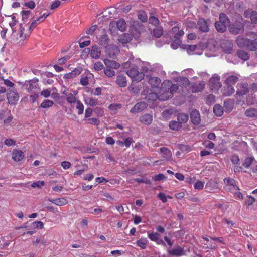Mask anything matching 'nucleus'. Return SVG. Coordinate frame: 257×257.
I'll use <instances>...</instances> for the list:
<instances>
[{"mask_svg":"<svg viewBox=\"0 0 257 257\" xmlns=\"http://www.w3.org/2000/svg\"><path fill=\"white\" fill-rule=\"evenodd\" d=\"M197 24L200 31L203 32H207L209 31V27L205 19L202 18L199 19Z\"/></svg>","mask_w":257,"mask_h":257,"instance_id":"obj_17","label":"nucleus"},{"mask_svg":"<svg viewBox=\"0 0 257 257\" xmlns=\"http://www.w3.org/2000/svg\"><path fill=\"white\" fill-rule=\"evenodd\" d=\"M251 172L257 176V161H255L251 167Z\"/></svg>","mask_w":257,"mask_h":257,"instance_id":"obj_64","label":"nucleus"},{"mask_svg":"<svg viewBox=\"0 0 257 257\" xmlns=\"http://www.w3.org/2000/svg\"><path fill=\"white\" fill-rule=\"evenodd\" d=\"M70 59V56H65L61 58L58 60V63L59 65H63Z\"/></svg>","mask_w":257,"mask_h":257,"instance_id":"obj_58","label":"nucleus"},{"mask_svg":"<svg viewBox=\"0 0 257 257\" xmlns=\"http://www.w3.org/2000/svg\"><path fill=\"white\" fill-rule=\"evenodd\" d=\"M185 49L187 52L189 53L195 51L197 49V46L196 45H187L185 46Z\"/></svg>","mask_w":257,"mask_h":257,"instance_id":"obj_55","label":"nucleus"},{"mask_svg":"<svg viewBox=\"0 0 257 257\" xmlns=\"http://www.w3.org/2000/svg\"><path fill=\"white\" fill-rule=\"evenodd\" d=\"M243 30V26L241 23L232 24L229 26V30L233 34H238Z\"/></svg>","mask_w":257,"mask_h":257,"instance_id":"obj_10","label":"nucleus"},{"mask_svg":"<svg viewBox=\"0 0 257 257\" xmlns=\"http://www.w3.org/2000/svg\"><path fill=\"white\" fill-rule=\"evenodd\" d=\"M44 227V224L41 221H34L32 223V228L35 229H42Z\"/></svg>","mask_w":257,"mask_h":257,"instance_id":"obj_47","label":"nucleus"},{"mask_svg":"<svg viewBox=\"0 0 257 257\" xmlns=\"http://www.w3.org/2000/svg\"><path fill=\"white\" fill-rule=\"evenodd\" d=\"M237 45L250 51H254L257 50V42L243 36H238L236 40Z\"/></svg>","mask_w":257,"mask_h":257,"instance_id":"obj_3","label":"nucleus"},{"mask_svg":"<svg viewBox=\"0 0 257 257\" xmlns=\"http://www.w3.org/2000/svg\"><path fill=\"white\" fill-rule=\"evenodd\" d=\"M101 54L100 48L97 45L92 46L90 52L91 56L94 59L98 58Z\"/></svg>","mask_w":257,"mask_h":257,"instance_id":"obj_24","label":"nucleus"},{"mask_svg":"<svg viewBox=\"0 0 257 257\" xmlns=\"http://www.w3.org/2000/svg\"><path fill=\"white\" fill-rule=\"evenodd\" d=\"M235 92V90L232 86L227 85L223 89V95L224 96H229L232 95Z\"/></svg>","mask_w":257,"mask_h":257,"instance_id":"obj_30","label":"nucleus"},{"mask_svg":"<svg viewBox=\"0 0 257 257\" xmlns=\"http://www.w3.org/2000/svg\"><path fill=\"white\" fill-rule=\"evenodd\" d=\"M51 95V91L48 89L43 90L41 92V95L45 98H48Z\"/></svg>","mask_w":257,"mask_h":257,"instance_id":"obj_60","label":"nucleus"},{"mask_svg":"<svg viewBox=\"0 0 257 257\" xmlns=\"http://www.w3.org/2000/svg\"><path fill=\"white\" fill-rule=\"evenodd\" d=\"M181 43V41L180 39H178V41H176V38H174L173 42L171 44V47L173 49H176Z\"/></svg>","mask_w":257,"mask_h":257,"instance_id":"obj_57","label":"nucleus"},{"mask_svg":"<svg viewBox=\"0 0 257 257\" xmlns=\"http://www.w3.org/2000/svg\"><path fill=\"white\" fill-rule=\"evenodd\" d=\"M239 88L236 91V95L243 96L247 94L249 92L248 85L246 83L238 84Z\"/></svg>","mask_w":257,"mask_h":257,"instance_id":"obj_16","label":"nucleus"},{"mask_svg":"<svg viewBox=\"0 0 257 257\" xmlns=\"http://www.w3.org/2000/svg\"><path fill=\"white\" fill-rule=\"evenodd\" d=\"M153 35L156 38L160 37L163 33V29L161 27H156L153 30Z\"/></svg>","mask_w":257,"mask_h":257,"instance_id":"obj_44","label":"nucleus"},{"mask_svg":"<svg viewBox=\"0 0 257 257\" xmlns=\"http://www.w3.org/2000/svg\"><path fill=\"white\" fill-rule=\"evenodd\" d=\"M33 94L30 96V101L32 103L35 102L39 98V94L38 93H32Z\"/></svg>","mask_w":257,"mask_h":257,"instance_id":"obj_63","label":"nucleus"},{"mask_svg":"<svg viewBox=\"0 0 257 257\" xmlns=\"http://www.w3.org/2000/svg\"><path fill=\"white\" fill-rule=\"evenodd\" d=\"M148 83L152 88H157L161 83V80L157 77H150Z\"/></svg>","mask_w":257,"mask_h":257,"instance_id":"obj_26","label":"nucleus"},{"mask_svg":"<svg viewBox=\"0 0 257 257\" xmlns=\"http://www.w3.org/2000/svg\"><path fill=\"white\" fill-rule=\"evenodd\" d=\"M190 118L192 122L195 125H198L201 121L199 112L196 110L192 111L190 114Z\"/></svg>","mask_w":257,"mask_h":257,"instance_id":"obj_15","label":"nucleus"},{"mask_svg":"<svg viewBox=\"0 0 257 257\" xmlns=\"http://www.w3.org/2000/svg\"><path fill=\"white\" fill-rule=\"evenodd\" d=\"M126 74L129 77L137 81L142 80L144 77V73L139 72L138 67L136 66L131 67L127 71Z\"/></svg>","mask_w":257,"mask_h":257,"instance_id":"obj_4","label":"nucleus"},{"mask_svg":"<svg viewBox=\"0 0 257 257\" xmlns=\"http://www.w3.org/2000/svg\"><path fill=\"white\" fill-rule=\"evenodd\" d=\"M63 94L65 96L66 101L68 103L72 104L75 103L77 101L75 96H73L72 93L64 91Z\"/></svg>","mask_w":257,"mask_h":257,"instance_id":"obj_28","label":"nucleus"},{"mask_svg":"<svg viewBox=\"0 0 257 257\" xmlns=\"http://www.w3.org/2000/svg\"><path fill=\"white\" fill-rule=\"evenodd\" d=\"M19 96L17 92L14 90H10L7 94V99L10 105L15 104L19 100Z\"/></svg>","mask_w":257,"mask_h":257,"instance_id":"obj_7","label":"nucleus"},{"mask_svg":"<svg viewBox=\"0 0 257 257\" xmlns=\"http://www.w3.org/2000/svg\"><path fill=\"white\" fill-rule=\"evenodd\" d=\"M147 243L148 240L146 238H141L136 241L137 245L142 249L146 248Z\"/></svg>","mask_w":257,"mask_h":257,"instance_id":"obj_39","label":"nucleus"},{"mask_svg":"<svg viewBox=\"0 0 257 257\" xmlns=\"http://www.w3.org/2000/svg\"><path fill=\"white\" fill-rule=\"evenodd\" d=\"M138 18L143 22H146L147 20V16L144 11H140L139 12Z\"/></svg>","mask_w":257,"mask_h":257,"instance_id":"obj_48","label":"nucleus"},{"mask_svg":"<svg viewBox=\"0 0 257 257\" xmlns=\"http://www.w3.org/2000/svg\"><path fill=\"white\" fill-rule=\"evenodd\" d=\"M230 160L231 162L234 165L238 164L240 161L238 156L236 155H232L231 157Z\"/></svg>","mask_w":257,"mask_h":257,"instance_id":"obj_61","label":"nucleus"},{"mask_svg":"<svg viewBox=\"0 0 257 257\" xmlns=\"http://www.w3.org/2000/svg\"><path fill=\"white\" fill-rule=\"evenodd\" d=\"M39 23L36 20L32 21L30 26L25 25L24 26L22 24L20 25V30L18 32L17 41V43L19 45H23L24 44V41L29 37L32 30L35 28Z\"/></svg>","mask_w":257,"mask_h":257,"instance_id":"obj_2","label":"nucleus"},{"mask_svg":"<svg viewBox=\"0 0 257 257\" xmlns=\"http://www.w3.org/2000/svg\"><path fill=\"white\" fill-rule=\"evenodd\" d=\"M49 201L58 206H63L68 203L67 200L65 198H60L49 200Z\"/></svg>","mask_w":257,"mask_h":257,"instance_id":"obj_29","label":"nucleus"},{"mask_svg":"<svg viewBox=\"0 0 257 257\" xmlns=\"http://www.w3.org/2000/svg\"><path fill=\"white\" fill-rule=\"evenodd\" d=\"M238 80V78L235 75H231L227 77L225 80V83L227 85L233 86Z\"/></svg>","mask_w":257,"mask_h":257,"instance_id":"obj_31","label":"nucleus"},{"mask_svg":"<svg viewBox=\"0 0 257 257\" xmlns=\"http://www.w3.org/2000/svg\"><path fill=\"white\" fill-rule=\"evenodd\" d=\"M140 121L145 125H149L153 121L152 115L147 113L143 114L140 116Z\"/></svg>","mask_w":257,"mask_h":257,"instance_id":"obj_22","label":"nucleus"},{"mask_svg":"<svg viewBox=\"0 0 257 257\" xmlns=\"http://www.w3.org/2000/svg\"><path fill=\"white\" fill-rule=\"evenodd\" d=\"M256 161L254 157H246L242 162V166L244 167L245 168H250L252 164L254 162Z\"/></svg>","mask_w":257,"mask_h":257,"instance_id":"obj_19","label":"nucleus"},{"mask_svg":"<svg viewBox=\"0 0 257 257\" xmlns=\"http://www.w3.org/2000/svg\"><path fill=\"white\" fill-rule=\"evenodd\" d=\"M179 82L180 83V85L183 86H188L190 84V81L189 79L185 77H183L181 78L180 79V80L179 81Z\"/></svg>","mask_w":257,"mask_h":257,"instance_id":"obj_49","label":"nucleus"},{"mask_svg":"<svg viewBox=\"0 0 257 257\" xmlns=\"http://www.w3.org/2000/svg\"><path fill=\"white\" fill-rule=\"evenodd\" d=\"M149 22L150 24L154 26H157L159 24V19L154 16H151L149 19Z\"/></svg>","mask_w":257,"mask_h":257,"instance_id":"obj_50","label":"nucleus"},{"mask_svg":"<svg viewBox=\"0 0 257 257\" xmlns=\"http://www.w3.org/2000/svg\"><path fill=\"white\" fill-rule=\"evenodd\" d=\"M178 89L177 84H172L170 81H164L161 85L160 93L162 94L160 98L161 100L165 101L171 98L173 94Z\"/></svg>","mask_w":257,"mask_h":257,"instance_id":"obj_1","label":"nucleus"},{"mask_svg":"<svg viewBox=\"0 0 257 257\" xmlns=\"http://www.w3.org/2000/svg\"><path fill=\"white\" fill-rule=\"evenodd\" d=\"M38 79L34 78L32 80H29L27 83H25L24 84L23 87L25 88L28 93H33L38 88Z\"/></svg>","mask_w":257,"mask_h":257,"instance_id":"obj_5","label":"nucleus"},{"mask_svg":"<svg viewBox=\"0 0 257 257\" xmlns=\"http://www.w3.org/2000/svg\"><path fill=\"white\" fill-rule=\"evenodd\" d=\"M245 114L248 117H257V108H251L247 109L245 111Z\"/></svg>","mask_w":257,"mask_h":257,"instance_id":"obj_35","label":"nucleus"},{"mask_svg":"<svg viewBox=\"0 0 257 257\" xmlns=\"http://www.w3.org/2000/svg\"><path fill=\"white\" fill-rule=\"evenodd\" d=\"M168 253L170 255L178 257L183 256L185 254L184 248L180 246H177L175 248L168 250Z\"/></svg>","mask_w":257,"mask_h":257,"instance_id":"obj_8","label":"nucleus"},{"mask_svg":"<svg viewBox=\"0 0 257 257\" xmlns=\"http://www.w3.org/2000/svg\"><path fill=\"white\" fill-rule=\"evenodd\" d=\"M237 54L238 57L243 61H246L249 58L248 53L242 50L237 51Z\"/></svg>","mask_w":257,"mask_h":257,"instance_id":"obj_36","label":"nucleus"},{"mask_svg":"<svg viewBox=\"0 0 257 257\" xmlns=\"http://www.w3.org/2000/svg\"><path fill=\"white\" fill-rule=\"evenodd\" d=\"M250 20L252 23H257V12L252 11L250 17Z\"/></svg>","mask_w":257,"mask_h":257,"instance_id":"obj_59","label":"nucleus"},{"mask_svg":"<svg viewBox=\"0 0 257 257\" xmlns=\"http://www.w3.org/2000/svg\"><path fill=\"white\" fill-rule=\"evenodd\" d=\"M160 152L162 154V160L171 161L172 159L171 151L168 148L163 147L159 149Z\"/></svg>","mask_w":257,"mask_h":257,"instance_id":"obj_12","label":"nucleus"},{"mask_svg":"<svg viewBox=\"0 0 257 257\" xmlns=\"http://www.w3.org/2000/svg\"><path fill=\"white\" fill-rule=\"evenodd\" d=\"M209 84L212 90H218L222 86L221 83L220 81V77L219 76L211 77L209 80Z\"/></svg>","mask_w":257,"mask_h":257,"instance_id":"obj_6","label":"nucleus"},{"mask_svg":"<svg viewBox=\"0 0 257 257\" xmlns=\"http://www.w3.org/2000/svg\"><path fill=\"white\" fill-rule=\"evenodd\" d=\"M76 108L78 110V114L81 115L84 112V105L80 100H77L76 102Z\"/></svg>","mask_w":257,"mask_h":257,"instance_id":"obj_46","label":"nucleus"},{"mask_svg":"<svg viewBox=\"0 0 257 257\" xmlns=\"http://www.w3.org/2000/svg\"><path fill=\"white\" fill-rule=\"evenodd\" d=\"M227 25L222 22L217 21L215 23V27L217 31L220 33L224 32L227 29Z\"/></svg>","mask_w":257,"mask_h":257,"instance_id":"obj_32","label":"nucleus"},{"mask_svg":"<svg viewBox=\"0 0 257 257\" xmlns=\"http://www.w3.org/2000/svg\"><path fill=\"white\" fill-rule=\"evenodd\" d=\"M148 237L149 239L153 241L157 242L159 238L160 234L157 232H148Z\"/></svg>","mask_w":257,"mask_h":257,"instance_id":"obj_45","label":"nucleus"},{"mask_svg":"<svg viewBox=\"0 0 257 257\" xmlns=\"http://www.w3.org/2000/svg\"><path fill=\"white\" fill-rule=\"evenodd\" d=\"M204 187V182L198 180L194 185V187L195 189L202 190Z\"/></svg>","mask_w":257,"mask_h":257,"instance_id":"obj_56","label":"nucleus"},{"mask_svg":"<svg viewBox=\"0 0 257 257\" xmlns=\"http://www.w3.org/2000/svg\"><path fill=\"white\" fill-rule=\"evenodd\" d=\"M132 39V36L127 33H124L119 36L118 41L122 44H126Z\"/></svg>","mask_w":257,"mask_h":257,"instance_id":"obj_27","label":"nucleus"},{"mask_svg":"<svg viewBox=\"0 0 257 257\" xmlns=\"http://www.w3.org/2000/svg\"><path fill=\"white\" fill-rule=\"evenodd\" d=\"M82 71V68L81 67L76 68L71 72L65 74L63 78L65 79H72L79 75L81 73Z\"/></svg>","mask_w":257,"mask_h":257,"instance_id":"obj_14","label":"nucleus"},{"mask_svg":"<svg viewBox=\"0 0 257 257\" xmlns=\"http://www.w3.org/2000/svg\"><path fill=\"white\" fill-rule=\"evenodd\" d=\"M24 157V153L19 150H14L12 153V158L16 161L19 162L21 161Z\"/></svg>","mask_w":257,"mask_h":257,"instance_id":"obj_21","label":"nucleus"},{"mask_svg":"<svg viewBox=\"0 0 257 257\" xmlns=\"http://www.w3.org/2000/svg\"><path fill=\"white\" fill-rule=\"evenodd\" d=\"M218 22H222V23L225 24V25H228L230 22V21L227 16V15L224 13H221L219 15V20Z\"/></svg>","mask_w":257,"mask_h":257,"instance_id":"obj_40","label":"nucleus"},{"mask_svg":"<svg viewBox=\"0 0 257 257\" xmlns=\"http://www.w3.org/2000/svg\"><path fill=\"white\" fill-rule=\"evenodd\" d=\"M54 104L53 101L51 100H44L41 103L40 106L43 108H46L52 107Z\"/></svg>","mask_w":257,"mask_h":257,"instance_id":"obj_43","label":"nucleus"},{"mask_svg":"<svg viewBox=\"0 0 257 257\" xmlns=\"http://www.w3.org/2000/svg\"><path fill=\"white\" fill-rule=\"evenodd\" d=\"M189 119V116L187 114L182 113H180L178 116V120L181 122V124L183 123H186Z\"/></svg>","mask_w":257,"mask_h":257,"instance_id":"obj_42","label":"nucleus"},{"mask_svg":"<svg viewBox=\"0 0 257 257\" xmlns=\"http://www.w3.org/2000/svg\"><path fill=\"white\" fill-rule=\"evenodd\" d=\"M85 103L87 104L90 106L94 107L98 105V100L96 98H93V97H86L84 99Z\"/></svg>","mask_w":257,"mask_h":257,"instance_id":"obj_33","label":"nucleus"},{"mask_svg":"<svg viewBox=\"0 0 257 257\" xmlns=\"http://www.w3.org/2000/svg\"><path fill=\"white\" fill-rule=\"evenodd\" d=\"M115 25H116L118 29L121 31H124L126 28L125 21L123 19L118 20L117 22H111L110 23V30H111Z\"/></svg>","mask_w":257,"mask_h":257,"instance_id":"obj_9","label":"nucleus"},{"mask_svg":"<svg viewBox=\"0 0 257 257\" xmlns=\"http://www.w3.org/2000/svg\"><path fill=\"white\" fill-rule=\"evenodd\" d=\"M122 107V104L120 103H113L110 104L108 108L109 110L113 114H116L117 112L118 109Z\"/></svg>","mask_w":257,"mask_h":257,"instance_id":"obj_34","label":"nucleus"},{"mask_svg":"<svg viewBox=\"0 0 257 257\" xmlns=\"http://www.w3.org/2000/svg\"><path fill=\"white\" fill-rule=\"evenodd\" d=\"M255 201V199L251 196H248L247 197V198L245 200V204L248 206H250L252 205Z\"/></svg>","mask_w":257,"mask_h":257,"instance_id":"obj_53","label":"nucleus"},{"mask_svg":"<svg viewBox=\"0 0 257 257\" xmlns=\"http://www.w3.org/2000/svg\"><path fill=\"white\" fill-rule=\"evenodd\" d=\"M171 32L174 34V38H176V41H178V39H180V38L184 34L183 30L180 29L178 26L173 27L171 29Z\"/></svg>","mask_w":257,"mask_h":257,"instance_id":"obj_18","label":"nucleus"},{"mask_svg":"<svg viewBox=\"0 0 257 257\" xmlns=\"http://www.w3.org/2000/svg\"><path fill=\"white\" fill-rule=\"evenodd\" d=\"M103 61L106 66L108 68L116 69L120 67V64L114 60H109L108 59H105Z\"/></svg>","mask_w":257,"mask_h":257,"instance_id":"obj_23","label":"nucleus"},{"mask_svg":"<svg viewBox=\"0 0 257 257\" xmlns=\"http://www.w3.org/2000/svg\"><path fill=\"white\" fill-rule=\"evenodd\" d=\"M213 111L215 115L218 116H221L223 113L222 107L218 104L214 106Z\"/></svg>","mask_w":257,"mask_h":257,"instance_id":"obj_41","label":"nucleus"},{"mask_svg":"<svg viewBox=\"0 0 257 257\" xmlns=\"http://www.w3.org/2000/svg\"><path fill=\"white\" fill-rule=\"evenodd\" d=\"M94 69L97 71H99L103 68V65L101 62H97L94 65Z\"/></svg>","mask_w":257,"mask_h":257,"instance_id":"obj_62","label":"nucleus"},{"mask_svg":"<svg viewBox=\"0 0 257 257\" xmlns=\"http://www.w3.org/2000/svg\"><path fill=\"white\" fill-rule=\"evenodd\" d=\"M224 182L226 185L230 186L229 190L233 193H236L239 190V188L236 185V181L234 179L231 178H225L224 179Z\"/></svg>","mask_w":257,"mask_h":257,"instance_id":"obj_11","label":"nucleus"},{"mask_svg":"<svg viewBox=\"0 0 257 257\" xmlns=\"http://www.w3.org/2000/svg\"><path fill=\"white\" fill-rule=\"evenodd\" d=\"M169 127L171 130H178L182 127L181 122H180L178 120L176 121H172L169 123Z\"/></svg>","mask_w":257,"mask_h":257,"instance_id":"obj_37","label":"nucleus"},{"mask_svg":"<svg viewBox=\"0 0 257 257\" xmlns=\"http://www.w3.org/2000/svg\"><path fill=\"white\" fill-rule=\"evenodd\" d=\"M147 106V104L146 102H140L137 103L134 105L133 107L131 108L130 110V112L132 113H137L140 112L144 110Z\"/></svg>","mask_w":257,"mask_h":257,"instance_id":"obj_13","label":"nucleus"},{"mask_svg":"<svg viewBox=\"0 0 257 257\" xmlns=\"http://www.w3.org/2000/svg\"><path fill=\"white\" fill-rule=\"evenodd\" d=\"M161 95H162V94L160 93V90H159V95H158L155 92H151L148 93L146 95L145 99L148 102H152L155 101L157 99L160 100V98L159 97L160 96H161Z\"/></svg>","mask_w":257,"mask_h":257,"instance_id":"obj_20","label":"nucleus"},{"mask_svg":"<svg viewBox=\"0 0 257 257\" xmlns=\"http://www.w3.org/2000/svg\"><path fill=\"white\" fill-rule=\"evenodd\" d=\"M86 121L90 124L98 125L100 123V120L96 118H88Z\"/></svg>","mask_w":257,"mask_h":257,"instance_id":"obj_54","label":"nucleus"},{"mask_svg":"<svg viewBox=\"0 0 257 257\" xmlns=\"http://www.w3.org/2000/svg\"><path fill=\"white\" fill-rule=\"evenodd\" d=\"M116 84L121 87H125L127 85L126 77L123 75H118L117 76Z\"/></svg>","mask_w":257,"mask_h":257,"instance_id":"obj_25","label":"nucleus"},{"mask_svg":"<svg viewBox=\"0 0 257 257\" xmlns=\"http://www.w3.org/2000/svg\"><path fill=\"white\" fill-rule=\"evenodd\" d=\"M45 184V182L44 181H38L36 182H33L31 184V187L33 188H41Z\"/></svg>","mask_w":257,"mask_h":257,"instance_id":"obj_52","label":"nucleus"},{"mask_svg":"<svg viewBox=\"0 0 257 257\" xmlns=\"http://www.w3.org/2000/svg\"><path fill=\"white\" fill-rule=\"evenodd\" d=\"M104 73L108 77H113L115 73L114 70L108 68L104 69Z\"/></svg>","mask_w":257,"mask_h":257,"instance_id":"obj_51","label":"nucleus"},{"mask_svg":"<svg viewBox=\"0 0 257 257\" xmlns=\"http://www.w3.org/2000/svg\"><path fill=\"white\" fill-rule=\"evenodd\" d=\"M204 86L205 84L203 82L199 83V84H196L193 86L192 91L195 93L200 92L203 90Z\"/></svg>","mask_w":257,"mask_h":257,"instance_id":"obj_38","label":"nucleus"}]
</instances>
